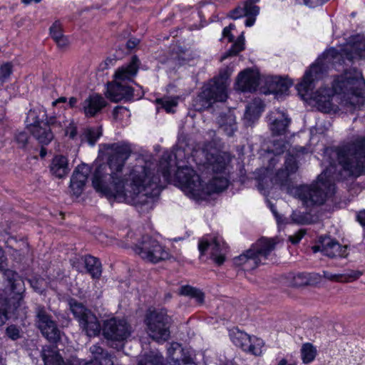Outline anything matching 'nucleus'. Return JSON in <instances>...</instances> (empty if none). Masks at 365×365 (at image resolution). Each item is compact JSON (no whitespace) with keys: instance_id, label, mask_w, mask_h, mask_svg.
Instances as JSON below:
<instances>
[{"instance_id":"1","label":"nucleus","mask_w":365,"mask_h":365,"mask_svg":"<svg viewBox=\"0 0 365 365\" xmlns=\"http://www.w3.org/2000/svg\"><path fill=\"white\" fill-rule=\"evenodd\" d=\"M103 148L107 163L96 167L92 175L96 192L108 199L130 203L140 212L152 210L163 190L155 165L150 161L136 165L126 178L122 172L132 153L131 145L119 141L103 144Z\"/></svg>"},{"instance_id":"2","label":"nucleus","mask_w":365,"mask_h":365,"mask_svg":"<svg viewBox=\"0 0 365 365\" xmlns=\"http://www.w3.org/2000/svg\"><path fill=\"white\" fill-rule=\"evenodd\" d=\"M365 81L359 73L346 72L334 81L332 88L322 87L313 95L317 109L324 113L336 112L338 107L332 102L334 94L342 96V103L350 110L364 105Z\"/></svg>"},{"instance_id":"3","label":"nucleus","mask_w":365,"mask_h":365,"mask_svg":"<svg viewBox=\"0 0 365 365\" xmlns=\"http://www.w3.org/2000/svg\"><path fill=\"white\" fill-rule=\"evenodd\" d=\"M364 52L365 38L359 36H356L351 43L341 48L340 51L334 48L327 50L305 73L302 82L297 85V91L303 96L308 95L314 88V81L320 78L330 66L341 65L346 60L352 61L362 58L364 56Z\"/></svg>"},{"instance_id":"4","label":"nucleus","mask_w":365,"mask_h":365,"mask_svg":"<svg viewBox=\"0 0 365 365\" xmlns=\"http://www.w3.org/2000/svg\"><path fill=\"white\" fill-rule=\"evenodd\" d=\"M175 178L182 191L195 200H205L214 192H222L228 186V180L224 175H216L204 186L198 175L188 166L178 168Z\"/></svg>"},{"instance_id":"5","label":"nucleus","mask_w":365,"mask_h":365,"mask_svg":"<svg viewBox=\"0 0 365 365\" xmlns=\"http://www.w3.org/2000/svg\"><path fill=\"white\" fill-rule=\"evenodd\" d=\"M337 160L350 176L365 174V138L361 137L336 149Z\"/></svg>"},{"instance_id":"6","label":"nucleus","mask_w":365,"mask_h":365,"mask_svg":"<svg viewBox=\"0 0 365 365\" xmlns=\"http://www.w3.org/2000/svg\"><path fill=\"white\" fill-rule=\"evenodd\" d=\"M335 185L326 178V173H321L316 182L310 185L298 186L293 192L294 197L299 198L307 207L323 205L332 197Z\"/></svg>"},{"instance_id":"7","label":"nucleus","mask_w":365,"mask_h":365,"mask_svg":"<svg viewBox=\"0 0 365 365\" xmlns=\"http://www.w3.org/2000/svg\"><path fill=\"white\" fill-rule=\"evenodd\" d=\"M4 276L10 287V297L3 298L0 294V327L5 324L11 315L19 316V308L22 302V293L24 291V283L20 276L14 271L6 269Z\"/></svg>"},{"instance_id":"8","label":"nucleus","mask_w":365,"mask_h":365,"mask_svg":"<svg viewBox=\"0 0 365 365\" xmlns=\"http://www.w3.org/2000/svg\"><path fill=\"white\" fill-rule=\"evenodd\" d=\"M227 85L222 78H215L202 88V91L193 101L196 110H203L209 108L217 101L224 102L227 98Z\"/></svg>"},{"instance_id":"9","label":"nucleus","mask_w":365,"mask_h":365,"mask_svg":"<svg viewBox=\"0 0 365 365\" xmlns=\"http://www.w3.org/2000/svg\"><path fill=\"white\" fill-rule=\"evenodd\" d=\"M145 323L149 336L158 341H167L170 335V328L172 319L165 309L149 310L146 314Z\"/></svg>"},{"instance_id":"10","label":"nucleus","mask_w":365,"mask_h":365,"mask_svg":"<svg viewBox=\"0 0 365 365\" xmlns=\"http://www.w3.org/2000/svg\"><path fill=\"white\" fill-rule=\"evenodd\" d=\"M70 309L79 322L81 328L88 336H96L101 330V324L96 316L82 303L76 301L70 302Z\"/></svg>"},{"instance_id":"11","label":"nucleus","mask_w":365,"mask_h":365,"mask_svg":"<svg viewBox=\"0 0 365 365\" xmlns=\"http://www.w3.org/2000/svg\"><path fill=\"white\" fill-rule=\"evenodd\" d=\"M133 250L143 260L154 264L168 259L169 256L164 247L149 236H143Z\"/></svg>"},{"instance_id":"12","label":"nucleus","mask_w":365,"mask_h":365,"mask_svg":"<svg viewBox=\"0 0 365 365\" xmlns=\"http://www.w3.org/2000/svg\"><path fill=\"white\" fill-rule=\"evenodd\" d=\"M102 331L106 339L122 342L130 336L132 331L125 319L111 318L104 322Z\"/></svg>"},{"instance_id":"13","label":"nucleus","mask_w":365,"mask_h":365,"mask_svg":"<svg viewBox=\"0 0 365 365\" xmlns=\"http://www.w3.org/2000/svg\"><path fill=\"white\" fill-rule=\"evenodd\" d=\"M36 317L38 328L48 340L56 342L60 339V331L44 307H36Z\"/></svg>"},{"instance_id":"14","label":"nucleus","mask_w":365,"mask_h":365,"mask_svg":"<svg viewBox=\"0 0 365 365\" xmlns=\"http://www.w3.org/2000/svg\"><path fill=\"white\" fill-rule=\"evenodd\" d=\"M230 336L233 343L243 351L255 356L262 354V348L264 346V342L261 339L251 336L238 329L233 330L230 334Z\"/></svg>"},{"instance_id":"15","label":"nucleus","mask_w":365,"mask_h":365,"mask_svg":"<svg viewBox=\"0 0 365 365\" xmlns=\"http://www.w3.org/2000/svg\"><path fill=\"white\" fill-rule=\"evenodd\" d=\"M198 248L201 255H204L205 251L210 250L211 258L217 265L224 263L226 247L220 237H215L211 240L202 238L199 242Z\"/></svg>"},{"instance_id":"16","label":"nucleus","mask_w":365,"mask_h":365,"mask_svg":"<svg viewBox=\"0 0 365 365\" xmlns=\"http://www.w3.org/2000/svg\"><path fill=\"white\" fill-rule=\"evenodd\" d=\"M259 0H247L242 6H238L232 10L230 16L233 19H237L242 16H246V26H251L255 24L256 16L259 14V7L255 5Z\"/></svg>"},{"instance_id":"17","label":"nucleus","mask_w":365,"mask_h":365,"mask_svg":"<svg viewBox=\"0 0 365 365\" xmlns=\"http://www.w3.org/2000/svg\"><path fill=\"white\" fill-rule=\"evenodd\" d=\"M267 122L272 135H282L287 133L290 119L284 112L275 109L269 112Z\"/></svg>"},{"instance_id":"18","label":"nucleus","mask_w":365,"mask_h":365,"mask_svg":"<svg viewBox=\"0 0 365 365\" xmlns=\"http://www.w3.org/2000/svg\"><path fill=\"white\" fill-rule=\"evenodd\" d=\"M318 242L322 245V252L329 257H344L347 255L346 247L341 245L337 240L329 236H320Z\"/></svg>"},{"instance_id":"19","label":"nucleus","mask_w":365,"mask_h":365,"mask_svg":"<svg viewBox=\"0 0 365 365\" xmlns=\"http://www.w3.org/2000/svg\"><path fill=\"white\" fill-rule=\"evenodd\" d=\"M259 73L252 69L242 71L236 81L237 89L243 92L255 91L259 86Z\"/></svg>"},{"instance_id":"20","label":"nucleus","mask_w":365,"mask_h":365,"mask_svg":"<svg viewBox=\"0 0 365 365\" xmlns=\"http://www.w3.org/2000/svg\"><path fill=\"white\" fill-rule=\"evenodd\" d=\"M139 68V59L137 56L132 57L130 62L117 69L114 74L115 82H121L128 84L133 81V78L137 75Z\"/></svg>"},{"instance_id":"21","label":"nucleus","mask_w":365,"mask_h":365,"mask_svg":"<svg viewBox=\"0 0 365 365\" xmlns=\"http://www.w3.org/2000/svg\"><path fill=\"white\" fill-rule=\"evenodd\" d=\"M89 173V167L85 164L78 165L74 170L70 182V188L74 195L78 197L82 193Z\"/></svg>"},{"instance_id":"22","label":"nucleus","mask_w":365,"mask_h":365,"mask_svg":"<svg viewBox=\"0 0 365 365\" xmlns=\"http://www.w3.org/2000/svg\"><path fill=\"white\" fill-rule=\"evenodd\" d=\"M110 99L113 102L122 100L128 101L133 96V89L128 84L115 82L110 84L108 89Z\"/></svg>"},{"instance_id":"23","label":"nucleus","mask_w":365,"mask_h":365,"mask_svg":"<svg viewBox=\"0 0 365 365\" xmlns=\"http://www.w3.org/2000/svg\"><path fill=\"white\" fill-rule=\"evenodd\" d=\"M106 101L103 97L98 94L89 96L83 103L82 110L86 116L93 117L106 106Z\"/></svg>"},{"instance_id":"24","label":"nucleus","mask_w":365,"mask_h":365,"mask_svg":"<svg viewBox=\"0 0 365 365\" xmlns=\"http://www.w3.org/2000/svg\"><path fill=\"white\" fill-rule=\"evenodd\" d=\"M29 130L41 146L48 145L54 138L53 133L46 122L40 125L30 127Z\"/></svg>"},{"instance_id":"25","label":"nucleus","mask_w":365,"mask_h":365,"mask_svg":"<svg viewBox=\"0 0 365 365\" xmlns=\"http://www.w3.org/2000/svg\"><path fill=\"white\" fill-rule=\"evenodd\" d=\"M251 251L261 260L267 259L275 248V242L272 239L262 237L251 246Z\"/></svg>"},{"instance_id":"26","label":"nucleus","mask_w":365,"mask_h":365,"mask_svg":"<svg viewBox=\"0 0 365 365\" xmlns=\"http://www.w3.org/2000/svg\"><path fill=\"white\" fill-rule=\"evenodd\" d=\"M233 262L236 266H244L245 269L249 270L257 267L260 264V259L250 248L242 255L235 257Z\"/></svg>"},{"instance_id":"27","label":"nucleus","mask_w":365,"mask_h":365,"mask_svg":"<svg viewBox=\"0 0 365 365\" xmlns=\"http://www.w3.org/2000/svg\"><path fill=\"white\" fill-rule=\"evenodd\" d=\"M217 123L220 128L228 136H232L237 129L236 117L231 111L221 113L217 118Z\"/></svg>"},{"instance_id":"28","label":"nucleus","mask_w":365,"mask_h":365,"mask_svg":"<svg viewBox=\"0 0 365 365\" xmlns=\"http://www.w3.org/2000/svg\"><path fill=\"white\" fill-rule=\"evenodd\" d=\"M50 170L58 178L65 177L69 171L67 158L63 155H56L51 161Z\"/></svg>"},{"instance_id":"29","label":"nucleus","mask_w":365,"mask_h":365,"mask_svg":"<svg viewBox=\"0 0 365 365\" xmlns=\"http://www.w3.org/2000/svg\"><path fill=\"white\" fill-rule=\"evenodd\" d=\"M268 83L270 91L277 95L287 94L289 87L292 85V82L289 79L278 76L272 77Z\"/></svg>"},{"instance_id":"30","label":"nucleus","mask_w":365,"mask_h":365,"mask_svg":"<svg viewBox=\"0 0 365 365\" xmlns=\"http://www.w3.org/2000/svg\"><path fill=\"white\" fill-rule=\"evenodd\" d=\"M42 359L45 365H65V361L58 354L56 347L46 346L41 352Z\"/></svg>"},{"instance_id":"31","label":"nucleus","mask_w":365,"mask_h":365,"mask_svg":"<svg viewBox=\"0 0 365 365\" xmlns=\"http://www.w3.org/2000/svg\"><path fill=\"white\" fill-rule=\"evenodd\" d=\"M263 110L262 102L259 100H254L247 104L245 113V120L247 125H250L259 117Z\"/></svg>"},{"instance_id":"32","label":"nucleus","mask_w":365,"mask_h":365,"mask_svg":"<svg viewBox=\"0 0 365 365\" xmlns=\"http://www.w3.org/2000/svg\"><path fill=\"white\" fill-rule=\"evenodd\" d=\"M289 173L286 170H279L274 178L275 183L280 185L281 190H284L290 195H293V192L298 186H294Z\"/></svg>"},{"instance_id":"33","label":"nucleus","mask_w":365,"mask_h":365,"mask_svg":"<svg viewBox=\"0 0 365 365\" xmlns=\"http://www.w3.org/2000/svg\"><path fill=\"white\" fill-rule=\"evenodd\" d=\"M46 123L49 128L54 129L57 133H62L64 128L72 123V120L68 118L64 114L53 115L46 117Z\"/></svg>"},{"instance_id":"34","label":"nucleus","mask_w":365,"mask_h":365,"mask_svg":"<svg viewBox=\"0 0 365 365\" xmlns=\"http://www.w3.org/2000/svg\"><path fill=\"white\" fill-rule=\"evenodd\" d=\"M84 264L87 272L93 279H99L102 274V265L100 260L91 255L84 257Z\"/></svg>"},{"instance_id":"35","label":"nucleus","mask_w":365,"mask_h":365,"mask_svg":"<svg viewBox=\"0 0 365 365\" xmlns=\"http://www.w3.org/2000/svg\"><path fill=\"white\" fill-rule=\"evenodd\" d=\"M90 351L93 356V359L86 363L84 365H104L105 359L111 356V354L98 345L91 346Z\"/></svg>"},{"instance_id":"36","label":"nucleus","mask_w":365,"mask_h":365,"mask_svg":"<svg viewBox=\"0 0 365 365\" xmlns=\"http://www.w3.org/2000/svg\"><path fill=\"white\" fill-rule=\"evenodd\" d=\"M45 115V112L41 109H31L26 118L28 129L30 130V127H34V125H40L44 123L43 119Z\"/></svg>"},{"instance_id":"37","label":"nucleus","mask_w":365,"mask_h":365,"mask_svg":"<svg viewBox=\"0 0 365 365\" xmlns=\"http://www.w3.org/2000/svg\"><path fill=\"white\" fill-rule=\"evenodd\" d=\"M189 351H185L178 343H172L168 348L169 363L173 364L175 361L182 359L185 355L188 354Z\"/></svg>"},{"instance_id":"38","label":"nucleus","mask_w":365,"mask_h":365,"mask_svg":"<svg viewBox=\"0 0 365 365\" xmlns=\"http://www.w3.org/2000/svg\"><path fill=\"white\" fill-rule=\"evenodd\" d=\"M213 158V162L210 163L213 172L216 174H225V171L230 162L228 157L217 155Z\"/></svg>"},{"instance_id":"39","label":"nucleus","mask_w":365,"mask_h":365,"mask_svg":"<svg viewBox=\"0 0 365 365\" xmlns=\"http://www.w3.org/2000/svg\"><path fill=\"white\" fill-rule=\"evenodd\" d=\"M180 294L194 298L200 304L204 302V294L200 289L189 285L181 287L180 289Z\"/></svg>"},{"instance_id":"40","label":"nucleus","mask_w":365,"mask_h":365,"mask_svg":"<svg viewBox=\"0 0 365 365\" xmlns=\"http://www.w3.org/2000/svg\"><path fill=\"white\" fill-rule=\"evenodd\" d=\"M317 349L311 343L303 344L301 348V356L304 364H309L317 356Z\"/></svg>"},{"instance_id":"41","label":"nucleus","mask_w":365,"mask_h":365,"mask_svg":"<svg viewBox=\"0 0 365 365\" xmlns=\"http://www.w3.org/2000/svg\"><path fill=\"white\" fill-rule=\"evenodd\" d=\"M245 49V38L243 33L237 38V41L232 45L231 48L227 51L221 57V61L230 57L237 56L240 51Z\"/></svg>"},{"instance_id":"42","label":"nucleus","mask_w":365,"mask_h":365,"mask_svg":"<svg viewBox=\"0 0 365 365\" xmlns=\"http://www.w3.org/2000/svg\"><path fill=\"white\" fill-rule=\"evenodd\" d=\"M102 135V129L101 127L88 128L84 130L83 138L91 145H95L97 140Z\"/></svg>"},{"instance_id":"43","label":"nucleus","mask_w":365,"mask_h":365,"mask_svg":"<svg viewBox=\"0 0 365 365\" xmlns=\"http://www.w3.org/2000/svg\"><path fill=\"white\" fill-rule=\"evenodd\" d=\"M138 365H164L163 357L158 354H146L140 358Z\"/></svg>"},{"instance_id":"44","label":"nucleus","mask_w":365,"mask_h":365,"mask_svg":"<svg viewBox=\"0 0 365 365\" xmlns=\"http://www.w3.org/2000/svg\"><path fill=\"white\" fill-rule=\"evenodd\" d=\"M287 147L288 143L280 138L273 140L268 147L267 151L277 155L283 153L287 150Z\"/></svg>"},{"instance_id":"45","label":"nucleus","mask_w":365,"mask_h":365,"mask_svg":"<svg viewBox=\"0 0 365 365\" xmlns=\"http://www.w3.org/2000/svg\"><path fill=\"white\" fill-rule=\"evenodd\" d=\"M292 221L298 225H309L312 222V217L310 214L294 211L291 215Z\"/></svg>"},{"instance_id":"46","label":"nucleus","mask_w":365,"mask_h":365,"mask_svg":"<svg viewBox=\"0 0 365 365\" xmlns=\"http://www.w3.org/2000/svg\"><path fill=\"white\" fill-rule=\"evenodd\" d=\"M13 72V66L11 63H5L0 66V83L4 84L10 78Z\"/></svg>"},{"instance_id":"47","label":"nucleus","mask_w":365,"mask_h":365,"mask_svg":"<svg viewBox=\"0 0 365 365\" xmlns=\"http://www.w3.org/2000/svg\"><path fill=\"white\" fill-rule=\"evenodd\" d=\"M156 103L160 105V107L158 108L164 109L167 113H173V108L176 107L178 105V102L175 100H164V99H157Z\"/></svg>"},{"instance_id":"48","label":"nucleus","mask_w":365,"mask_h":365,"mask_svg":"<svg viewBox=\"0 0 365 365\" xmlns=\"http://www.w3.org/2000/svg\"><path fill=\"white\" fill-rule=\"evenodd\" d=\"M284 170L291 175L296 173L298 170V164L296 158L292 155H289L284 163Z\"/></svg>"},{"instance_id":"49","label":"nucleus","mask_w":365,"mask_h":365,"mask_svg":"<svg viewBox=\"0 0 365 365\" xmlns=\"http://www.w3.org/2000/svg\"><path fill=\"white\" fill-rule=\"evenodd\" d=\"M362 273L359 271L350 270L346 273L340 274V282H350L356 280L360 277Z\"/></svg>"},{"instance_id":"50","label":"nucleus","mask_w":365,"mask_h":365,"mask_svg":"<svg viewBox=\"0 0 365 365\" xmlns=\"http://www.w3.org/2000/svg\"><path fill=\"white\" fill-rule=\"evenodd\" d=\"M129 110L123 106H116L113 111V116L115 120H121L124 118L130 117Z\"/></svg>"},{"instance_id":"51","label":"nucleus","mask_w":365,"mask_h":365,"mask_svg":"<svg viewBox=\"0 0 365 365\" xmlns=\"http://www.w3.org/2000/svg\"><path fill=\"white\" fill-rule=\"evenodd\" d=\"M50 34L53 40L64 36L62 32V26L59 21H56L49 29Z\"/></svg>"},{"instance_id":"52","label":"nucleus","mask_w":365,"mask_h":365,"mask_svg":"<svg viewBox=\"0 0 365 365\" xmlns=\"http://www.w3.org/2000/svg\"><path fill=\"white\" fill-rule=\"evenodd\" d=\"M309 283V278L307 274L299 273L294 277L293 284L294 286L300 287Z\"/></svg>"},{"instance_id":"53","label":"nucleus","mask_w":365,"mask_h":365,"mask_svg":"<svg viewBox=\"0 0 365 365\" xmlns=\"http://www.w3.org/2000/svg\"><path fill=\"white\" fill-rule=\"evenodd\" d=\"M16 141L20 148H25L29 141L28 133L25 131H21L16 135Z\"/></svg>"},{"instance_id":"54","label":"nucleus","mask_w":365,"mask_h":365,"mask_svg":"<svg viewBox=\"0 0 365 365\" xmlns=\"http://www.w3.org/2000/svg\"><path fill=\"white\" fill-rule=\"evenodd\" d=\"M6 335L12 340H16L20 338V330L15 325H10L6 329Z\"/></svg>"},{"instance_id":"55","label":"nucleus","mask_w":365,"mask_h":365,"mask_svg":"<svg viewBox=\"0 0 365 365\" xmlns=\"http://www.w3.org/2000/svg\"><path fill=\"white\" fill-rule=\"evenodd\" d=\"M62 133H63L64 135H66V136L68 135L71 139H74L76 137L77 128H76V125L73 120H72V123L71 125H68V126H66Z\"/></svg>"},{"instance_id":"56","label":"nucleus","mask_w":365,"mask_h":365,"mask_svg":"<svg viewBox=\"0 0 365 365\" xmlns=\"http://www.w3.org/2000/svg\"><path fill=\"white\" fill-rule=\"evenodd\" d=\"M171 365H197L192 357V355L189 352L185 355L182 359L175 361Z\"/></svg>"},{"instance_id":"57","label":"nucleus","mask_w":365,"mask_h":365,"mask_svg":"<svg viewBox=\"0 0 365 365\" xmlns=\"http://www.w3.org/2000/svg\"><path fill=\"white\" fill-rule=\"evenodd\" d=\"M299 4H304L309 7L314 8L322 5L327 0H295Z\"/></svg>"},{"instance_id":"58","label":"nucleus","mask_w":365,"mask_h":365,"mask_svg":"<svg viewBox=\"0 0 365 365\" xmlns=\"http://www.w3.org/2000/svg\"><path fill=\"white\" fill-rule=\"evenodd\" d=\"M306 231L304 230H299L297 233L289 237V241L292 244H297L305 235Z\"/></svg>"},{"instance_id":"59","label":"nucleus","mask_w":365,"mask_h":365,"mask_svg":"<svg viewBox=\"0 0 365 365\" xmlns=\"http://www.w3.org/2000/svg\"><path fill=\"white\" fill-rule=\"evenodd\" d=\"M234 28H235V25L231 24L228 26H226L225 28H224L223 31H222L223 37L227 38L228 41L230 42L233 41V39H234V36L230 33L231 30L233 29Z\"/></svg>"},{"instance_id":"60","label":"nucleus","mask_w":365,"mask_h":365,"mask_svg":"<svg viewBox=\"0 0 365 365\" xmlns=\"http://www.w3.org/2000/svg\"><path fill=\"white\" fill-rule=\"evenodd\" d=\"M323 276L327 279L336 282H339V279L341 278L340 274H332L327 271H323Z\"/></svg>"},{"instance_id":"61","label":"nucleus","mask_w":365,"mask_h":365,"mask_svg":"<svg viewBox=\"0 0 365 365\" xmlns=\"http://www.w3.org/2000/svg\"><path fill=\"white\" fill-rule=\"evenodd\" d=\"M58 47L65 48L69 44V41L66 36H63L61 38L54 40Z\"/></svg>"},{"instance_id":"62","label":"nucleus","mask_w":365,"mask_h":365,"mask_svg":"<svg viewBox=\"0 0 365 365\" xmlns=\"http://www.w3.org/2000/svg\"><path fill=\"white\" fill-rule=\"evenodd\" d=\"M43 282V280L41 279H33L31 280V284L33 287V288L38 292L42 293L43 289L41 287V284Z\"/></svg>"},{"instance_id":"63","label":"nucleus","mask_w":365,"mask_h":365,"mask_svg":"<svg viewBox=\"0 0 365 365\" xmlns=\"http://www.w3.org/2000/svg\"><path fill=\"white\" fill-rule=\"evenodd\" d=\"M139 39L136 38H131L127 41L126 46L128 49L130 50L134 48L139 43Z\"/></svg>"},{"instance_id":"64","label":"nucleus","mask_w":365,"mask_h":365,"mask_svg":"<svg viewBox=\"0 0 365 365\" xmlns=\"http://www.w3.org/2000/svg\"><path fill=\"white\" fill-rule=\"evenodd\" d=\"M357 220L364 227H365V210L361 211L357 215Z\"/></svg>"}]
</instances>
